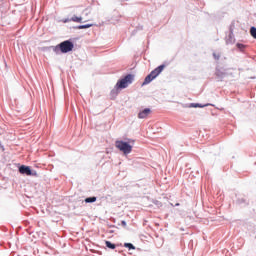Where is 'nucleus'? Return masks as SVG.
Returning a JSON list of instances; mask_svg holds the SVG:
<instances>
[{
	"label": "nucleus",
	"mask_w": 256,
	"mask_h": 256,
	"mask_svg": "<svg viewBox=\"0 0 256 256\" xmlns=\"http://www.w3.org/2000/svg\"><path fill=\"white\" fill-rule=\"evenodd\" d=\"M213 57H214V59H216V61H219V59H220V55L219 54H213Z\"/></svg>",
	"instance_id": "obj_14"
},
{
	"label": "nucleus",
	"mask_w": 256,
	"mask_h": 256,
	"mask_svg": "<svg viewBox=\"0 0 256 256\" xmlns=\"http://www.w3.org/2000/svg\"><path fill=\"white\" fill-rule=\"evenodd\" d=\"M124 247H126L127 249L131 250V249H135V246H133V244L131 243H125Z\"/></svg>",
	"instance_id": "obj_12"
},
{
	"label": "nucleus",
	"mask_w": 256,
	"mask_h": 256,
	"mask_svg": "<svg viewBox=\"0 0 256 256\" xmlns=\"http://www.w3.org/2000/svg\"><path fill=\"white\" fill-rule=\"evenodd\" d=\"M151 115V109L145 108L144 110L138 113V119H147Z\"/></svg>",
	"instance_id": "obj_6"
},
{
	"label": "nucleus",
	"mask_w": 256,
	"mask_h": 256,
	"mask_svg": "<svg viewBox=\"0 0 256 256\" xmlns=\"http://www.w3.org/2000/svg\"><path fill=\"white\" fill-rule=\"evenodd\" d=\"M129 143H131V140H129L128 142H125L123 140H117L115 142V147L116 149L124 153V155H129V153L133 151V146H131V144Z\"/></svg>",
	"instance_id": "obj_3"
},
{
	"label": "nucleus",
	"mask_w": 256,
	"mask_h": 256,
	"mask_svg": "<svg viewBox=\"0 0 256 256\" xmlns=\"http://www.w3.org/2000/svg\"><path fill=\"white\" fill-rule=\"evenodd\" d=\"M89 27H93V24L80 25L78 29H89Z\"/></svg>",
	"instance_id": "obj_11"
},
{
	"label": "nucleus",
	"mask_w": 256,
	"mask_h": 256,
	"mask_svg": "<svg viewBox=\"0 0 256 256\" xmlns=\"http://www.w3.org/2000/svg\"><path fill=\"white\" fill-rule=\"evenodd\" d=\"M121 223H122L123 227H127V222H125V220H123Z\"/></svg>",
	"instance_id": "obj_15"
},
{
	"label": "nucleus",
	"mask_w": 256,
	"mask_h": 256,
	"mask_svg": "<svg viewBox=\"0 0 256 256\" xmlns=\"http://www.w3.org/2000/svg\"><path fill=\"white\" fill-rule=\"evenodd\" d=\"M194 107H199V104H196Z\"/></svg>",
	"instance_id": "obj_16"
},
{
	"label": "nucleus",
	"mask_w": 256,
	"mask_h": 256,
	"mask_svg": "<svg viewBox=\"0 0 256 256\" xmlns=\"http://www.w3.org/2000/svg\"><path fill=\"white\" fill-rule=\"evenodd\" d=\"M97 201V197H88L85 199V203H95Z\"/></svg>",
	"instance_id": "obj_8"
},
{
	"label": "nucleus",
	"mask_w": 256,
	"mask_h": 256,
	"mask_svg": "<svg viewBox=\"0 0 256 256\" xmlns=\"http://www.w3.org/2000/svg\"><path fill=\"white\" fill-rule=\"evenodd\" d=\"M105 245L108 247V249H115V244L111 243L110 241H106Z\"/></svg>",
	"instance_id": "obj_10"
},
{
	"label": "nucleus",
	"mask_w": 256,
	"mask_h": 256,
	"mask_svg": "<svg viewBox=\"0 0 256 256\" xmlns=\"http://www.w3.org/2000/svg\"><path fill=\"white\" fill-rule=\"evenodd\" d=\"M165 69V64H162L158 66L156 69L152 70L144 79V82L142 83V86L149 85L151 81L154 79H157L161 73H163V70Z\"/></svg>",
	"instance_id": "obj_1"
},
{
	"label": "nucleus",
	"mask_w": 256,
	"mask_h": 256,
	"mask_svg": "<svg viewBox=\"0 0 256 256\" xmlns=\"http://www.w3.org/2000/svg\"><path fill=\"white\" fill-rule=\"evenodd\" d=\"M250 35H251V37H253V39H256V28L255 27L250 28Z\"/></svg>",
	"instance_id": "obj_9"
},
{
	"label": "nucleus",
	"mask_w": 256,
	"mask_h": 256,
	"mask_svg": "<svg viewBox=\"0 0 256 256\" xmlns=\"http://www.w3.org/2000/svg\"><path fill=\"white\" fill-rule=\"evenodd\" d=\"M135 79V75L128 74L121 80H119L116 84L117 89H127L131 83H133V80Z\"/></svg>",
	"instance_id": "obj_4"
},
{
	"label": "nucleus",
	"mask_w": 256,
	"mask_h": 256,
	"mask_svg": "<svg viewBox=\"0 0 256 256\" xmlns=\"http://www.w3.org/2000/svg\"><path fill=\"white\" fill-rule=\"evenodd\" d=\"M236 47L240 49V51H243L245 49V44L237 43Z\"/></svg>",
	"instance_id": "obj_13"
},
{
	"label": "nucleus",
	"mask_w": 256,
	"mask_h": 256,
	"mask_svg": "<svg viewBox=\"0 0 256 256\" xmlns=\"http://www.w3.org/2000/svg\"><path fill=\"white\" fill-rule=\"evenodd\" d=\"M71 21H73L74 23H81L83 21V17L73 16L71 18Z\"/></svg>",
	"instance_id": "obj_7"
},
{
	"label": "nucleus",
	"mask_w": 256,
	"mask_h": 256,
	"mask_svg": "<svg viewBox=\"0 0 256 256\" xmlns=\"http://www.w3.org/2000/svg\"><path fill=\"white\" fill-rule=\"evenodd\" d=\"M75 45L73 42L66 40L63 41L62 43L58 44L55 48L54 51L55 53H70V51H73Z\"/></svg>",
	"instance_id": "obj_2"
},
{
	"label": "nucleus",
	"mask_w": 256,
	"mask_h": 256,
	"mask_svg": "<svg viewBox=\"0 0 256 256\" xmlns=\"http://www.w3.org/2000/svg\"><path fill=\"white\" fill-rule=\"evenodd\" d=\"M19 173H21V175H28V176L37 175V173H33L31 171V168L29 166H25V165H22L19 167Z\"/></svg>",
	"instance_id": "obj_5"
}]
</instances>
